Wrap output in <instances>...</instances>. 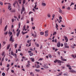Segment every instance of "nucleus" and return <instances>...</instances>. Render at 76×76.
I'll return each instance as SVG.
<instances>
[{
	"label": "nucleus",
	"mask_w": 76,
	"mask_h": 76,
	"mask_svg": "<svg viewBox=\"0 0 76 76\" xmlns=\"http://www.w3.org/2000/svg\"><path fill=\"white\" fill-rule=\"evenodd\" d=\"M17 32H18L16 34V35L17 37H18L19 36V34H20V30H19V28H18L16 30Z\"/></svg>",
	"instance_id": "1"
},
{
	"label": "nucleus",
	"mask_w": 76,
	"mask_h": 76,
	"mask_svg": "<svg viewBox=\"0 0 76 76\" xmlns=\"http://www.w3.org/2000/svg\"><path fill=\"white\" fill-rule=\"evenodd\" d=\"M12 38H13V35H12L11 36L9 40V41L12 42L11 43H12V42H14V41H15V40H14V39Z\"/></svg>",
	"instance_id": "2"
},
{
	"label": "nucleus",
	"mask_w": 76,
	"mask_h": 76,
	"mask_svg": "<svg viewBox=\"0 0 76 76\" xmlns=\"http://www.w3.org/2000/svg\"><path fill=\"white\" fill-rule=\"evenodd\" d=\"M31 52H32L31 51H28V53H29V55L30 56H33V53H31Z\"/></svg>",
	"instance_id": "3"
},
{
	"label": "nucleus",
	"mask_w": 76,
	"mask_h": 76,
	"mask_svg": "<svg viewBox=\"0 0 76 76\" xmlns=\"http://www.w3.org/2000/svg\"><path fill=\"white\" fill-rule=\"evenodd\" d=\"M64 47L65 48H69V46H67V43H65L64 44Z\"/></svg>",
	"instance_id": "4"
},
{
	"label": "nucleus",
	"mask_w": 76,
	"mask_h": 76,
	"mask_svg": "<svg viewBox=\"0 0 76 76\" xmlns=\"http://www.w3.org/2000/svg\"><path fill=\"white\" fill-rule=\"evenodd\" d=\"M47 64H44V66H43V67L45 69H48V66H47Z\"/></svg>",
	"instance_id": "5"
},
{
	"label": "nucleus",
	"mask_w": 76,
	"mask_h": 76,
	"mask_svg": "<svg viewBox=\"0 0 76 76\" xmlns=\"http://www.w3.org/2000/svg\"><path fill=\"white\" fill-rule=\"evenodd\" d=\"M59 18L60 21H58V22L59 23H60V22H62V21L61 20L62 19V17L61 16H60L59 17Z\"/></svg>",
	"instance_id": "6"
},
{
	"label": "nucleus",
	"mask_w": 76,
	"mask_h": 76,
	"mask_svg": "<svg viewBox=\"0 0 76 76\" xmlns=\"http://www.w3.org/2000/svg\"><path fill=\"white\" fill-rule=\"evenodd\" d=\"M66 67H69V70H72V67H71V66L69 65H66Z\"/></svg>",
	"instance_id": "7"
},
{
	"label": "nucleus",
	"mask_w": 76,
	"mask_h": 76,
	"mask_svg": "<svg viewBox=\"0 0 76 76\" xmlns=\"http://www.w3.org/2000/svg\"><path fill=\"white\" fill-rule=\"evenodd\" d=\"M69 72H71V73H76V71L73 69H72L69 70Z\"/></svg>",
	"instance_id": "8"
},
{
	"label": "nucleus",
	"mask_w": 76,
	"mask_h": 76,
	"mask_svg": "<svg viewBox=\"0 0 76 76\" xmlns=\"http://www.w3.org/2000/svg\"><path fill=\"white\" fill-rule=\"evenodd\" d=\"M60 42H58L57 44V47H60Z\"/></svg>",
	"instance_id": "9"
},
{
	"label": "nucleus",
	"mask_w": 76,
	"mask_h": 76,
	"mask_svg": "<svg viewBox=\"0 0 76 76\" xmlns=\"http://www.w3.org/2000/svg\"><path fill=\"white\" fill-rule=\"evenodd\" d=\"M64 37L65 40H66V42H67V41H68V39H67V37L66 36H64Z\"/></svg>",
	"instance_id": "10"
},
{
	"label": "nucleus",
	"mask_w": 76,
	"mask_h": 76,
	"mask_svg": "<svg viewBox=\"0 0 76 76\" xmlns=\"http://www.w3.org/2000/svg\"><path fill=\"white\" fill-rule=\"evenodd\" d=\"M8 34H9V36L10 37V36H11V35H12V32H10V31H9L8 32Z\"/></svg>",
	"instance_id": "11"
},
{
	"label": "nucleus",
	"mask_w": 76,
	"mask_h": 76,
	"mask_svg": "<svg viewBox=\"0 0 76 76\" xmlns=\"http://www.w3.org/2000/svg\"><path fill=\"white\" fill-rule=\"evenodd\" d=\"M11 54L12 55V56H15V54L13 53V51H11Z\"/></svg>",
	"instance_id": "12"
},
{
	"label": "nucleus",
	"mask_w": 76,
	"mask_h": 76,
	"mask_svg": "<svg viewBox=\"0 0 76 76\" xmlns=\"http://www.w3.org/2000/svg\"><path fill=\"white\" fill-rule=\"evenodd\" d=\"M42 6H46V4L45 3H42Z\"/></svg>",
	"instance_id": "13"
},
{
	"label": "nucleus",
	"mask_w": 76,
	"mask_h": 76,
	"mask_svg": "<svg viewBox=\"0 0 76 76\" xmlns=\"http://www.w3.org/2000/svg\"><path fill=\"white\" fill-rule=\"evenodd\" d=\"M26 28V26L25 25L23 28V31H25V28Z\"/></svg>",
	"instance_id": "14"
},
{
	"label": "nucleus",
	"mask_w": 76,
	"mask_h": 76,
	"mask_svg": "<svg viewBox=\"0 0 76 76\" xmlns=\"http://www.w3.org/2000/svg\"><path fill=\"white\" fill-rule=\"evenodd\" d=\"M7 25L5 27L4 29V31H6V29H7Z\"/></svg>",
	"instance_id": "15"
},
{
	"label": "nucleus",
	"mask_w": 76,
	"mask_h": 76,
	"mask_svg": "<svg viewBox=\"0 0 76 76\" xmlns=\"http://www.w3.org/2000/svg\"><path fill=\"white\" fill-rule=\"evenodd\" d=\"M40 34L41 35H43L44 34V32H41L40 33Z\"/></svg>",
	"instance_id": "16"
},
{
	"label": "nucleus",
	"mask_w": 76,
	"mask_h": 76,
	"mask_svg": "<svg viewBox=\"0 0 76 76\" xmlns=\"http://www.w3.org/2000/svg\"><path fill=\"white\" fill-rule=\"evenodd\" d=\"M30 60H31V61H32V62H34V58H30Z\"/></svg>",
	"instance_id": "17"
},
{
	"label": "nucleus",
	"mask_w": 76,
	"mask_h": 76,
	"mask_svg": "<svg viewBox=\"0 0 76 76\" xmlns=\"http://www.w3.org/2000/svg\"><path fill=\"white\" fill-rule=\"evenodd\" d=\"M16 3H17V1H15V2L14 3L13 5L14 6V7H15V5L16 4Z\"/></svg>",
	"instance_id": "18"
},
{
	"label": "nucleus",
	"mask_w": 76,
	"mask_h": 76,
	"mask_svg": "<svg viewBox=\"0 0 76 76\" xmlns=\"http://www.w3.org/2000/svg\"><path fill=\"white\" fill-rule=\"evenodd\" d=\"M35 71H36V72H40V71L39 70V69H36L35 70Z\"/></svg>",
	"instance_id": "19"
},
{
	"label": "nucleus",
	"mask_w": 76,
	"mask_h": 76,
	"mask_svg": "<svg viewBox=\"0 0 76 76\" xmlns=\"http://www.w3.org/2000/svg\"><path fill=\"white\" fill-rule=\"evenodd\" d=\"M21 10H23V12H25V9L24 8V7H22V9Z\"/></svg>",
	"instance_id": "20"
},
{
	"label": "nucleus",
	"mask_w": 76,
	"mask_h": 76,
	"mask_svg": "<svg viewBox=\"0 0 76 76\" xmlns=\"http://www.w3.org/2000/svg\"><path fill=\"white\" fill-rule=\"evenodd\" d=\"M10 44H9L8 45V46L7 47V49H9V48H10Z\"/></svg>",
	"instance_id": "21"
},
{
	"label": "nucleus",
	"mask_w": 76,
	"mask_h": 76,
	"mask_svg": "<svg viewBox=\"0 0 76 76\" xmlns=\"http://www.w3.org/2000/svg\"><path fill=\"white\" fill-rule=\"evenodd\" d=\"M36 68L37 69H39V68H40V66H39V65H37L36 66Z\"/></svg>",
	"instance_id": "22"
},
{
	"label": "nucleus",
	"mask_w": 76,
	"mask_h": 76,
	"mask_svg": "<svg viewBox=\"0 0 76 76\" xmlns=\"http://www.w3.org/2000/svg\"><path fill=\"white\" fill-rule=\"evenodd\" d=\"M17 45H18V44H15L14 45L15 48H17Z\"/></svg>",
	"instance_id": "23"
},
{
	"label": "nucleus",
	"mask_w": 76,
	"mask_h": 76,
	"mask_svg": "<svg viewBox=\"0 0 76 76\" xmlns=\"http://www.w3.org/2000/svg\"><path fill=\"white\" fill-rule=\"evenodd\" d=\"M18 1L19 3V4H20L22 3V0H18Z\"/></svg>",
	"instance_id": "24"
},
{
	"label": "nucleus",
	"mask_w": 76,
	"mask_h": 76,
	"mask_svg": "<svg viewBox=\"0 0 76 76\" xmlns=\"http://www.w3.org/2000/svg\"><path fill=\"white\" fill-rule=\"evenodd\" d=\"M30 66V64H28L26 66V67H29Z\"/></svg>",
	"instance_id": "25"
},
{
	"label": "nucleus",
	"mask_w": 76,
	"mask_h": 76,
	"mask_svg": "<svg viewBox=\"0 0 76 76\" xmlns=\"http://www.w3.org/2000/svg\"><path fill=\"white\" fill-rule=\"evenodd\" d=\"M57 34V32H56L55 31L53 33V35H56Z\"/></svg>",
	"instance_id": "26"
},
{
	"label": "nucleus",
	"mask_w": 76,
	"mask_h": 76,
	"mask_svg": "<svg viewBox=\"0 0 76 76\" xmlns=\"http://www.w3.org/2000/svg\"><path fill=\"white\" fill-rule=\"evenodd\" d=\"M18 28H20V23H18Z\"/></svg>",
	"instance_id": "27"
},
{
	"label": "nucleus",
	"mask_w": 76,
	"mask_h": 76,
	"mask_svg": "<svg viewBox=\"0 0 76 76\" xmlns=\"http://www.w3.org/2000/svg\"><path fill=\"white\" fill-rule=\"evenodd\" d=\"M7 4H9V5H10V3H4L5 5H6Z\"/></svg>",
	"instance_id": "28"
},
{
	"label": "nucleus",
	"mask_w": 76,
	"mask_h": 76,
	"mask_svg": "<svg viewBox=\"0 0 76 76\" xmlns=\"http://www.w3.org/2000/svg\"><path fill=\"white\" fill-rule=\"evenodd\" d=\"M48 56H49V57L50 58H52V56H51V55L50 54H49Z\"/></svg>",
	"instance_id": "29"
},
{
	"label": "nucleus",
	"mask_w": 76,
	"mask_h": 76,
	"mask_svg": "<svg viewBox=\"0 0 76 76\" xmlns=\"http://www.w3.org/2000/svg\"><path fill=\"white\" fill-rule=\"evenodd\" d=\"M58 63H61V61L60 60H58Z\"/></svg>",
	"instance_id": "30"
},
{
	"label": "nucleus",
	"mask_w": 76,
	"mask_h": 76,
	"mask_svg": "<svg viewBox=\"0 0 76 76\" xmlns=\"http://www.w3.org/2000/svg\"><path fill=\"white\" fill-rule=\"evenodd\" d=\"M62 61H67V60L66 59L64 58H63V59H62Z\"/></svg>",
	"instance_id": "31"
},
{
	"label": "nucleus",
	"mask_w": 76,
	"mask_h": 76,
	"mask_svg": "<svg viewBox=\"0 0 76 76\" xmlns=\"http://www.w3.org/2000/svg\"><path fill=\"white\" fill-rule=\"evenodd\" d=\"M10 5L8 6V9H9L10 7H11V4Z\"/></svg>",
	"instance_id": "32"
},
{
	"label": "nucleus",
	"mask_w": 76,
	"mask_h": 76,
	"mask_svg": "<svg viewBox=\"0 0 76 76\" xmlns=\"http://www.w3.org/2000/svg\"><path fill=\"white\" fill-rule=\"evenodd\" d=\"M11 12H15V10H12L11 11Z\"/></svg>",
	"instance_id": "33"
},
{
	"label": "nucleus",
	"mask_w": 76,
	"mask_h": 76,
	"mask_svg": "<svg viewBox=\"0 0 76 76\" xmlns=\"http://www.w3.org/2000/svg\"><path fill=\"white\" fill-rule=\"evenodd\" d=\"M3 2H2L1 1H0V4L1 5V6H3Z\"/></svg>",
	"instance_id": "34"
},
{
	"label": "nucleus",
	"mask_w": 76,
	"mask_h": 76,
	"mask_svg": "<svg viewBox=\"0 0 76 76\" xmlns=\"http://www.w3.org/2000/svg\"><path fill=\"white\" fill-rule=\"evenodd\" d=\"M58 61V60L56 59V60L54 61V63H56V62H57Z\"/></svg>",
	"instance_id": "35"
},
{
	"label": "nucleus",
	"mask_w": 76,
	"mask_h": 76,
	"mask_svg": "<svg viewBox=\"0 0 76 76\" xmlns=\"http://www.w3.org/2000/svg\"><path fill=\"white\" fill-rule=\"evenodd\" d=\"M48 18H50L51 16L50 15V14H48Z\"/></svg>",
	"instance_id": "36"
},
{
	"label": "nucleus",
	"mask_w": 76,
	"mask_h": 76,
	"mask_svg": "<svg viewBox=\"0 0 76 76\" xmlns=\"http://www.w3.org/2000/svg\"><path fill=\"white\" fill-rule=\"evenodd\" d=\"M14 56H15V58H17V54H16L15 53L14 54Z\"/></svg>",
	"instance_id": "37"
},
{
	"label": "nucleus",
	"mask_w": 76,
	"mask_h": 76,
	"mask_svg": "<svg viewBox=\"0 0 76 76\" xmlns=\"http://www.w3.org/2000/svg\"><path fill=\"white\" fill-rule=\"evenodd\" d=\"M58 25H57V23H56V28H57V27H58Z\"/></svg>",
	"instance_id": "38"
},
{
	"label": "nucleus",
	"mask_w": 76,
	"mask_h": 76,
	"mask_svg": "<svg viewBox=\"0 0 76 76\" xmlns=\"http://www.w3.org/2000/svg\"><path fill=\"white\" fill-rule=\"evenodd\" d=\"M8 33V32L7 31L6 32H5L4 33V35H7V34Z\"/></svg>",
	"instance_id": "39"
},
{
	"label": "nucleus",
	"mask_w": 76,
	"mask_h": 76,
	"mask_svg": "<svg viewBox=\"0 0 76 76\" xmlns=\"http://www.w3.org/2000/svg\"><path fill=\"white\" fill-rule=\"evenodd\" d=\"M2 75L3 76H5V73L4 72L2 74Z\"/></svg>",
	"instance_id": "40"
},
{
	"label": "nucleus",
	"mask_w": 76,
	"mask_h": 76,
	"mask_svg": "<svg viewBox=\"0 0 76 76\" xmlns=\"http://www.w3.org/2000/svg\"><path fill=\"white\" fill-rule=\"evenodd\" d=\"M72 57H73V58H75V56H74V55H72Z\"/></svg>",
	"instance_id": "41"
},
{
	"label": "nucleus",
	"mask_w": 76,
	"mask_h": 76,
	"mask_svg": "<svg viewBox=\"0 0 76 76\" xmlns=\"http://www.w3.org/2000/svg\"><path fill=\"white\" fill-rule=\"evenodd\" d=\"M26 3V1L23 0V4H25Z\"/></svg>",
	"instance_id": "42"
},
{
	"label": "nucleus",
	"mask_w": 76,
	"mask_h": 76,
	"mask_svg": "<svg viewBox=\"0 0 76 76\" xmlns=\"http://www.w3.org/2000/svg\"><path fill=\"white\" fill-rule=\"evenodd\" d=\"M34 38H35L36 37H37V34H35L34 36Z\"/></svg>",
	"instance_id": "43"
},
{
	"label": "nucleus",
	"mask_w": 76,
	"mask_h": 76,
	"mask_svg": "<svg viewBox=\"0 0 76 76\" xmlns=\"http://www.w3.org/2000/svg\"><path fill=\"white\" fill-rule=\"evenodd\" d=\"M30 61H28V62H27V63L28 64H30L29 63H30Z\"/></svg>",
	"instance_id": "44"
},
{
	"label": "nucleus",
	"mask_w": 76,
	"mask_h": 76,
	"mask_svg": "<svg viewBox=\"0 0 76 76\" xmlns=\"http://www.w3.org/2000/svg\"><path fill=\"white\" fill-rule=\"evenodd\" d=\"M3 43L4 44V45H5V44H6V42H3Z\"/></svg>",
	"instance_id": "45"
},
{
	"label": "nucleus",
	"mask_w": 76,
	"mask_h": 76,
	"mask_svg": "<svg viewBox=\"0 0 76 76\" xmlns=\"http://www.w3.org/2000/svg\"><path fill=\"white\" fill-rule=\"evenodd\" d=\"M43 60V59L42 58H40L39 59V61H41V60Z\"/></svg>",
	"instance_id": "46"
},
{
	"label": "nucleus",
	"mask_w": 76,
	"mask_h": 76,
	"mask_svg": "<svg viewBox=\"0 0 76 76\" xmlns=\"http://www.w3.org/2000/svg\"><path fill=\"white\" fill-rule=\"evenodd\" d=\"M48 30L45 31V33L46 34V33H48Z\"/></svg>",
	"instance_id": "47"
},
{
	"label": "nucleus",
	"mask_w": 76,
	"mask_h": 76,
	"mask_svg": "<svg viewBox=\"0 0 76 76\" xmlns=\"http://www.w3.org/2000/svg\"><path fill=\"white\" fill-rule=\"evenodd\" d=\"M62 75V72H60L59 74V75L61 76Z\"/></svg>",
	"instance_id": "48"
},
{
	"label": "nucleus",
	"mask_w": 76,
	"mask_h": 76,
	"mask_svg": "<svg viewBox=\"0 0 76 76\" xmlns=\"http://www.w3.org/2000/svg\"><path fill=\"white\" fill-rule=\"evenodd\" d=\"M48 34H45V37H47L48 36Z\"/></svg>",
	"instance_id": "49"
},
{
	"label": "nucleus",
	"mask_w": 76,
	"mask_h": 76,
	"mask_svg": "<svg viewBox=\"0 0 76 76\" xmlns=\"http://www.w3.org/2000/svg\"><path fill=\"white\" fill-rule=\"evenodd\" d=\"M31 22H33V21H34V20H33V18H31Z\"/></svg>",
	"instance_id": "50"
},
{
	"label": "nucleus",
	"mask_w": 76,
	"mask_h": 76,
	"mask_svg": "<svg viewBox=\"0 0 76 76\" xmlns=\"http://www.w3.org/2000/svg\"><path fill=\"white\" fill-rule=\"evenodd\" d=\"M70 7H68V8H67V10H70Z\"/></svg>",
	"instance_id": "51"
},
{
	"label": "nucleus",
	"mask_w": 76,
	"mask_h": 76,
	"mask_svg": "<svg viewBox=\"0 0 76 76\" xmlns=\"http://www.w3.org/2000/svg\"><path fill=\"white\" fill-rule=\"evenodd\" d=\"M37 5H35V6L34 7V9H36V7H37Z\"/></svg>",
	"instance_id": "52"
},
{
	"label": "nucleus",
	"mask_w": 76,
	"mask_h": 76,
	"mask_svg": "<svg viewBox=\"0 0 76 76\" xmlns=\"http://www.w3.org/2000/svg\"><path fill=\"white\" fill-rule=\"evenodd\" d=\"M52 17H53V18H54V17H55V15L54 14L53 15Z\"/></svg>",
	"instance_id": "53"
},
{
	"label": "nucleus",
	"mask_w": 76,
	"mask_h": 76,
	"mask_svg": "<svg viewBox=\"0 0 76 76\" xmlns=\"http://www.w3.org/2000/svg\"><path fill=\"white\" fill-rule=\"evenodd\" d=\"M59 12L60 13H61V12H62V10H60L59 11Z\"/></svg>",
	"instance_id": "54"
},
{
	"label": "nucleus",
	"mask_w": 76,
	"mask_h": 76,
	"mask_svg": "<svg viewBox=\"0 0 76 76\" xmlns=\"http://www.w3.org/2000/svg\"><path fill=\"white\" fill-rule=\"evenodd\" d=\"M4 52H3L2 54V56H4Z\"/></svg>",
	"instance_id": "55"
},
{
	"label": "nucleus",
	"mask_w": 76,
	"mask_h": 76,
	"mask_svg": "<svg viewBox=\"0 0 76 76\" xmlns=\"http://www.w3.org/2000/svg\"><path fill=\"white\" fill-rule=\"evenodd\" d=\"M74 5V3H71L70 6H71L72 5Z\"/></svg>",
	"instance_id": "56"
},
{
	"label": "nucleus",
	"mask_w": 76,
	"mask_h": 76,
	"mask_svg": "<svg viewBox=\"0 0 76 76\" xmlns=\"http://www.w3.org/2000/svg\"><path fill=\"white\" fill-rule=\"evenodd\" d=\"M58 55H59V56L60 55V52L59 51L58 52Z\"/></svg>",
	"instance_id": "57"
},
{
	"label": "nucleus",
	"mask_w": 76,
	"mask_h": 76,
	"mask_svg": "<svg viewBox=\"0 0 76 76\" xmlns=\"http://www.w3.org/2000/svg\"><path fill=\"white\" fill-rule=\"evenodd\" d=\"M29 23V20H27V23Z\"/></svg>",
	"instance_id": "58"
},
{
	"label": "nucleus",
	"mask_w": 76,
	"mask_h": 76,
	"mask_svg": "<svg viewBox=\"0 0 76 76\" xmlns=\"http://www.w3.org/2000/svg\"><path fill=\"white\" fill-rule=\"evenodd\" d=\"M9 66H10V65H9V64H8L7 66V67H9Z\"/></svg>",
	"instance_id": "59"
},
{
	"label": "nucleus",
	"mask_w": 76,
	"mask_h": 76,
	"mask_svg": "<svg viewBox=\"0 0 76 76\" xmlns=\"http://www.w3.org/2000/svg\"><path fill=\"white\" fill-rule=\"evenodd\" d=\"M18 18H19V19H20V15H19Z\"/></svg>",
	"instance_id": "60"
},
{
	"label": "nucleus",
	"mask_w": 76,
	"mask_h": 76,
	"mask_svg": "<svg viewBox=\"0 0 76 76\" xmlns=\"http://www.w3.org/2000/svg\"><path fill=\"white\" fill-rule=\"evenodd\" d=\"M33 29H35V27H33L32 28Z\"/></svg>",
	"instance_id": "61"
},
{
	"label": "nucleus",
	"mask_w": 76,
	"mask_h": 76,
	"mask_svg": "<svg viewBox=\"0 0 76 76\" xmlns=\"http://www.w3.org/2000/svg\"><path fill=\"white\" fill-rule=\"evenodd\" d=\"M39 45L38 44H37V47H39Z\"/></svg>",
	"instance_id": "62"
},
{
	"label": "nucleus",
	"mask_w": 76,
	"mask_h": 76,
	"mask_svg": "<svg viewBox=\"0 0 76 76\" xmlns=\"http://www.w3.org/2000/svg\"><path fill=\"white\" fill-rule=\"evenodd\" d=\"M12 22H14V19H12Z\"/></svg>",
	"instance_id": "63"
},
{
	"label": "nucleus",
	"mask_w": 76,
	"mask_h": 76,
	"mask_svg": "<svg viewBox=\"0 0 76 76\" xmlns=\"http://www.w3.org/2000/svg\"><path fill=\"white\" fill-rule=\"evenodd\" d=\"M11 72H12V73H14L15 71H14V70H11Z\"/></svg>",
	"instance_id": "64"
}]
</instances>
